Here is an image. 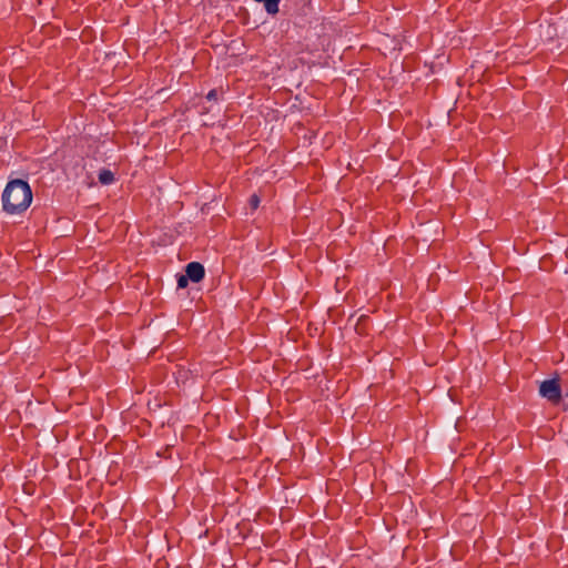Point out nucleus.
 Wrapping results in <instances>:
<instances>
[{"instance_id":"f03ea898","label":"nucleus","mask_w":568,"mask_h":568,"mask_svg":"<svg viewBox=\"0 0 568 568\" xmlns=\"http://www.w3.org/2000/svg\"><path fill=\"white\" fill-rule=\"evenodd\" d=\"M539 394L552 404H559L561 400L560 378L557 375L554 378L545 379L539 385Z\"/></svg>"},{"instance_id":"20e7f679","label":"nucleus","mask_w":568,"mask_h":568,"mask_svg":"<svg viewBox=\"0 0 568 568\" xmlns=\"http://www.w3.org/2000/svg\"><path fill=\"white\" fill-rule=\"evenodd\" d=\"M254 1L257 3H263L264 9L268 14L274 16L280 11L278 4H280L281 0H254Z\"/></svg>"},{"instance_id":"6e6552de","label":"nucleus","mask_w":568,"mask_h":568,"mask_svg":"<svg viewBox=\"0 0 568 568\" xmlns=\"http://www.w3.org/2000/svg\"><path fill=\"white\" fill-rule=\"evenodd\" d=\"M260 202L261 199L256 193L252 194L248 199V205L252 210H256L260 205Z\"/></svg>"},{"instance_id":"7ed1b4c3","label":"nucleus","mask_w":568,"mask_h":568,"mask_svg":"<svg viewBox=\"0 0 568 568\" xmlns=\"http://www.w3.org/2000/svg\"><path fill=\"white\" fill-rule=\"evenodd\" d=\"M185 275L193 283H200L205 276V268L200 262H190L185 266Z\"/></svg>"},{"instance_id":"39448f33","label":"nucleus","mask_w":568,"mask_h":568,"mask_svg":"<svg viewBox=\"0 0 568 568\" xmlns=\"http://www.w3.org/2000/svg\"><path fill=\"white\" fill-rule=\"evenodd\" d=\"M99 182L103 185H109L114 182V173L108 169H103L98 175Z\"/></svg>"},{"instance_id":"423d86ee","label":"nucleus","mask_w":568,"mask_h":568,"mask_svg":"<svg viewBox=\"0 0 568 568\" xmlns=\"http://www.w3.org/2000/svg\"><path fill=\"white\" fill-rule=\"evenodd\" d=\"M223 89H212L209 91V93L205 95V99L210 102H217L219 99L223 95Z\"/></svg>"},{"instance_id":"f257e3e1","label":"nucleus","mask_w":568,"mask_h":568,"mask_svg":"<svg viewBox=\"0 0 568 568\" xmlns=\"http://www.w3.org/2000/svg\"><path fill=\"white\" fill-rule=\"evenodd\" d=\"M32 202V190L29 183L21 179L11 180L2 193L3 210L9 214L24 212Z\"/></svg>"},{"instance_id":"0eeeda50","label":"nucleus","mask_w":568,"mask_h":568,"mask_svg":"<svg viewBox=\"0 0 568 568\" xmlns=\"http://www.w3.org/2000/svg\"><path fill=\"white\" fill-rule=\"evenodd\" d=\"M189 282H191V280L185 274L176 275L178 288H186L189 285Z\"/></svg>"}]
</instances>
